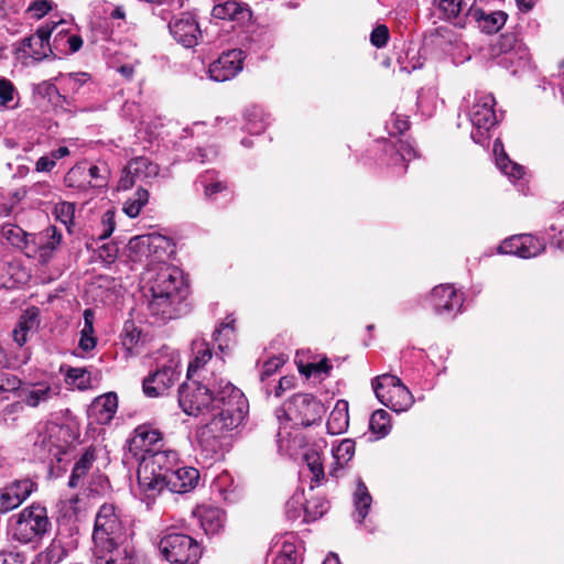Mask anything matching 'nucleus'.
Masks as SVG:
<instances>
[{
    "instance_id": "1",
    "label": "nucleus",
    "mask_w": 564,
    "mask_h": 564,
    "mask_svg": "<svg viewBox=\"0 0 564 564\" xmlns=\"http://www.w3.org/2000/svg\"><path fill=\"white\" fill-rule=\"evenodd\" d=\"M213 387L212 419L200 429L199 444L207 454L220 457L230 447L232 433L243 422L249 403L239 388L223 378H214Z\"/></svg>"
},
{
    "instance_id": "2",
    "label": "nucleus",
    "mask_w": 564,
    "mask_h": 564,
    "mask_svg": "<svg viewBox=\"0 0 564 564\" xmlns=\"http://www.w3.org/2000/svg\"><path fill=\"white\" fill-rule=\"evenodd\" d=\"M177 465V454L170 449H159L141 458L138 467V484L147 496L155 497L165 489L167 474Z\"/></svg>"
},
{
    "instance_id": "3",
    "label": "nucleus",
    "mask_w": 564,
    "mask_h": 564,
    "mask_svg": "<svg viewBox=\"0 0 564 564\" xmlns=\"http://www.w3.org/2000/svg\"><path fill=\"white\" fill-rule=\"evenodd\" d=\"M123 535V525L113 505L104 503L95 518L93 531L94 560L117 552Z\"/></svg>"
},
{
    "instance_id": "4",
    "label": "nucleus",
    "mask_w": 564,
    "mask_h": 564,
    "mask_svg": "<svg viewBox=\"0 0 564 564\" xmlns=\"http://www.w3.org/2000/svg\"><path fill=\"white\" fill-rule=\"evenodd\" d=\"M324 405L315 397L308 393H297L291 397L283 405L276 410V417L281 422L282 417L292 422L293 426H311L322 420Z\"/></svg>"
},
{
    "instance_id": "5",
    "label": "nucleus",
    "mask_w": 564,
    "mask_h": 564,
    "mask_svg": "<svg viewBox=\"0 0 564 564\" xmlns=\"http://www.w3.org/2000/svg\"><path fill=\"white\" fill-rule=\"evenodd\" d=\"M52 528L47 509L39 503L24 508L12 529V538L21 543L42 539Z\"/></svg>"
},
{
    "instance_id": "6",
    "label": "nucleus",
    "mask_w": 564,
    "mask_h": 564,
    "mask_svg": "<svg viewBox=\"0 0 564 564\" xmlns=\"http://www.w3.org/2000/svg\"><path fill=\"white\" fill-rule=\"evenodd\" d=\"M180 355L166 352L156 359V369L143 379V392L149 398H158L165 393L180 377Z\"/></svg>"
},
{
    "instance_id": "7",
    "label": "nucleus",
    "mask_w": 564,
    "mask_h": 564,
    "mask_svg": "<svg viewBox=\"0 0 564 564\" xmlns=\"http://www.w3.org/2000/svg\"><path fill=\"white\" fill-rule=\"evenodd\" d=\"M378 400L394 412L406 411L414 402L410 390L397 376L384 373L372 381Z\"/></svg>"
},
{
    "instance_id": "8",
    "label": "nucleus",
    "mask_w": 564,
    "mask_h": 564,
    "mask_svg": "<svg viewBox=\"0 0 564 564\" xmlns=\"http://www.w3.org/2000/svg\"><path fill=\"white\" fill-rule=\"evenodd\" d=\"M159 549L172 564H196L202 555L198 543L189 535L170 532L161 538Z\"/></svg>"
},
{
    "instance_id": "9",
    "label": "nucleus",
    "mask_w": 564,
    "mask_h": 564,
    "mask_svg": "<svg viewBox=\"0 0 564 564\" xmlns=\"http://www.w3.org/2000/svg\"><path fill=\"white\" fill-rule=\"evenodd\" d=\"M214 379L206 384L197 381L184 382L178 389V404L188 415L209 413L215 398Z\"/></svg>"
},
{
    "instance_id": "10",
    "label": "nucleus",
    "mask_w": 564,
    "mask_h": 564,
    "mask_svg": "<svg viewBox=\"0 0 564 564\" xmlns=\"http://www.w3.org/2000/svg\"><path fill=\"white\" fill-rule=\"evenodd\" d=\"M496 100L491 94H476L469 111V120L474 130L471 139L484 145L488 140V132L497 123V116L494 110Z\"/></svg>"
},
{
    "instance_id": "11",
    "label": "nucleus",
    "mask_w": 564,
    "mask_h": 564,
    "mask_svg": "<svg viewBox=\"0 0 564 564\" xmlns=\"http://www.w3.org/2000/svg\"><path fill=\"white\" fill-rule=\"evenodd\" d=\"M79 545L75 528H59L50 544L36 555V564H59Z\"/></svg>"
},
{
    "instance_id": "12",
    "label": "nucleus",
    "mask_w": 564,
    "mask_h": 564,
    "mask_svg": "<svg viewBox=\"0 0 564 564\" xmlns=\"http://www.w3.org/2000/svg\"><path fill=\"white\" fill-rule=\"evenodd\" d=\"M64 429L59 425H48L39 431L33 443V453L41 460L61 462L66 453V442L61 440Z\"/></svg>"
},
{
    "instance_id": "13",
    "label": "nucleus",
    "mask_w": 564,
    "mask_h": 564,
    "mask_svg": "<svg viewBox=\"0 0 564 564\" xmlns=\"http://www.w3.org/2000/svg\"><path fill=\"white\" fill-rule=\"evenodd\" d=\"M163 447L162 434L150 425H139L127 441L126 448L137 462Z\"/></svg>"
},
{
    "instance_id": "14",
    "label": "nucleus",
    "mask_w": 564,
    "mask_h": 564,
    "mask_svg": "<svg viewBox=\"0 0 564 564\" xmlns=\"http://www.w3.org/2000/svg\"><path fill=\"white\" fill-rule=\"evenodd\" d=\"M182 302L187 293L182 272L175 267H164L158 272L149 289Z\"/></svg>"
},
{
    "instance_id": "15",
    "label": "nucleus",
    "mask_w": 564,
    "mask_h": 564,
    "mask_svg": "<svg viewBox=\"0 0 564 564\" xmlns=\"http://www.w3.org/2000/svg\"><path fill=\"white\" fill-rule=\"evenodd\" d=\"M17 54L23 57H31L34 61H42L50 55L55 56V52L50 43V31L40 26L36 32L21 40L15 47Z\"/></svg>"
},
{
    "instance_id": "16",
    "label": "nucleus",
    "mask_w": 564,
    "mask_h": 564,
    "mask_svg": "<svg viewBox=\"0 0 564 564\" xmlns=\"http://www.w3.org/2000/svg\"><path fill=\"white\" fill-rule=\"evenodd\" d=\"M124 175L119 181V188L129 189L137 182L148 183L159 175V165L148 158L138 156L129 161L123 170Z\"/></svg>"
},
{
    "instance_id": "17",
    "label": "nucleus",
    "mask_w": 564,
    "mask_h": 564,
    "mask_svg": "<svg viewBox=\"0 0 564 564\" xmlns=\"http://www.w3.org/2000/svg\"><path fill=\"white\" fill-rule=\"evenodd\" d=\"M169 30L174 40L184 47H194L202 35L198 22L191 13H181L169 22Z\"/></svg>"
},
{
    "instance_id": "18",
    "label": "nucleus",
    "mask_w": 564,
    "mask_h": 564,
    "mask_svg": "<svg viewBox=\"0 0 564 564\" xmlns=\"http://www.w3.org/2000/svg\"><path fill=\"white\" fill-rule=\"evenodd\" d=\"M46 31H50V37L53 36L51 43L55 55L57 54H72L80 50L83 40L77 34H70L68 24L64 20L58 22L47 23L43 25Z\"/></svg>"
},
{
    "instance_id": "19",
    "label": "nucleus",
    "mask_w": 564,
    "mask_h": 564,
    "mask_svg": "<svg viewBox=\"0 0 564 564\" xmlns=\"http://www.w3.org/2000/svg\"><path fill=\"white\" fill-rule=\"evenodd\" d=\"M243 58L241 50L224 52L218 59L209 65L210 78L215 82H226L234 78L242 69Z\"/></svg>"
},
{
    "instance_id": "20",
    "label": "nucleus",
    "mask_w": 564,
    "mask_h": 564,
    "mask_svg": "<svg viewBox=\"0 0 564 564\" xmlns=\"http://www.w3.org/2000/svg\"><path fill=\"white\" fill-rule=\"evenodd\" d=\"M35 484L30 479L15 480L0 489V513H7L22 505L33 492Z\"/></svg>"
},
{
    "instance_id": "21",
    "label": "nucleus",
    "mask_w": 564,
    "mask_h": 564,
    "mask_svg": "<svg viewBox=\"0 0 564 564\" xmlns=\"http://www.w3.org/2000/svg\"><path fill=\"white\" fill-rule=\"evenodd\" d=\"M212 17L243 24L251 20L252 11L247 3L238 0H217L213 6Z\"/></svg>"
},
{
    "instance_id": "22",
    "label": "nucleus",
    "mask_w": 564,
    "mask_h": 564,
    "mask_svg": "<svg viewBox=\"0 0 564 564\" xmlns=\"http://www.w3.org/2000/svg\"><path fill=\"white\" fill-rule=\"evenodd\" d=\"M62 242V234L54 226H50L44 231L32 235L31 252H39L42 262H47L53 252L59 247Z\"/></svg>"
},
{
    "instance_id": "23",
    "label": "nucleus",
    "mask_w": 564,
    "mask_h": 564,
    "mask_svg": "<svg viewBox=\"0 0 564 564\" xmlns=\"http://www.w3.org/2000/svg\"><path fill=\"white\" fill-rule=\"evenodd\" d=\"M431 301L437 314L459 312L463 300L456 294V290L451 284L435 286L431 293Z\"/></svg>"
},
{
    "instance_id": "24",
    "label": "nucleus",
    "mask_w": 564,
    "mask_h": 564,
    "mask_svg": "<svg viewBox=\"0 0 564 564\" xmlns=\"http://www.w3.org/2000/svg\"><path fill=\"white\" fill-rule=\"evenodd\" d=\"M165 488L171 492L184 494L194 489L199 480V471L194 467H175L167 474Z\"/></svg>"
},
{
    "instance_id": "25",
    "label": "nucleus",
    "mask_w": 564,
    "mask_h": 564,
    "mask_svg": "<svg viewBox=\"0 0 564 564\" xmlns=\"http://www.w3.org/2000/svg\"><path fill=\"white\" fill-rule=\"evenodd\" d=\"M55 395L56 392L47 382L28 383L21 387L18 392L20 400L30 408H37Z\"/></svg>"
},
{
    "instance_id": "26",
    "label": "nucleus",
    "mask_w": 564,
    "mask_h": 564,
    "mask_svg": "<svg viewBox=\"0 0 564 564\" xmlns=\"http://www.w3.org/2000/svg\"><path fill=\"white\" fill-rule=\"evenodd\" d=\"M467 17L474 20L482 32L488 34L497 33L508 19V14L505 11L487 12L480 8H470Z\"/></svg>"
},
{
    "instance_id": "27",
    "label": "nucleus",
    "mask_w": 564,
    "mask_h": 564,
    "mask_svg": "<svg viewBox=\"0 0 564 564\" xmlns=\"http://www.w3.org/2000/svg\"><path fill=\"white\" fill-rule=\"evenodd\" d=\"M181 302L156 292H150L148 310L152 316L162 321L175 318L177 316V305Z\"/></svg>"
},
{
    "instance_id": "28",
    "label": "nucleus",
    "mask_w": 564,
    "mask_h": 564,
    "mask_svg": "<svg viewBox=\"0 0 564 564\" xmlns=\"http://www.w3.org/2000/svg\"><path fill=\"white\" fill-rule=\"evenodd\" d=\"M39 324V310L35 307L26 310L20 316L18 325L12 332L13 340L19 346H23L28 340L29 333L36 332Z\"/></svg>"
},
{
    "instance_id": "29",
    "label": "nucleus",
    "mask_w": 564,
    "mask_h": 564,
    "mask_svg": "<svg viewBox=\"0 0 564 564\" xmlns=\"http://www.w3.org/2000/svg\"><path fill=\"white\" fill-rule=\"evenodd\" d=\"M349 424L348 402L338 400L330 412L326 427L329 434L338 435L344 433Z\"/></svg>"
},
{
    "instance_id": "30",
    "label": "nucleus",
    "mask_w": 564,
    "mask_h": 564,
    "mask_svg": "<svg viewBox=\"0 0 564 564\" xmlns=\"http://www.w3.org/2000/svg\"><path fill=\"white\" fill-rule=\"evenodd\" d=\"M0 236L11 246L24 250L30 256L32 235H28L21 227L13 224L1 226Z\"/></svg>"
},
{
    "instance_id": "31",
    "label": "nucleus",
    "mask_w": 564,
    "mask_h": 564,
    "mask_svg": "<svg viewBox=\"0 0 564 564\" xmlns=\"http://www.w3.org/2000/svg\"><path fill=\"white\" fill-rule=\"evenodd\" d=\"M118 408L116 393H107L95 399L91 411L96 413L99 423H108Z\"/></svg>"
},
{
    "instance_id": "32",
    "label": "nucleus",
    "mask_w": 564,
    "mask_h": 564,
    "mask_svg": "<svg viewBox=\"0 0 564 564\" xmlns=\"http://www.w3.org/2000/svg\"><path fill=\"white\" fill-rule=\"evenodd\" d=\"M199 521L206 534H216L224 527L225 513L214 507H204L198 510Z\"/></svg>"
},
{
    "instance_id": "33",
    "label": "nucleus",
    "mask_w": 564,
    "mask_h": 564,
    "mask_svg": "<svg viewBox=\"0 0 564 564\" xmlns=\"http://www.w3.org/2000/svg\"><path fill=\"white\" fill-rule=\"evenodd\" d=\"M494 153L496 156L497 166L506 175L513 180H519L522 177L524 171L523 167L512 162L503 150V145L500 140H496L494 143Z\"/></svg>"
},
{
    "instance_id": "34",
    "label": "nucleus",
    "mask_w": 564,
    "mask_h": 564,
    "mask_svg": "<svg viewBox=\"0 0 564 564\" xmlns=\"http://www.w3.org/2000/svg\"><path fill=\"white\" fill-rule=\"evenodd\" d=\"M196 189L203 188V193L206 199H214L216 194L227 188L226 184L219 181L215 172L206 171L200 174L196 182Z\"/></svg>"
},
{
    "instance_id": "35",
    "label": "nucleus",
    "mask_w": 564,
    "mask_h": 564,
    "mask_svg": "<svg viewBox=\"0 0 564 564\" xmlns=\"http://www.w3.org/2000/svg\"><path fill=\"white\" fill-rule=\"evenodd\" d=\"M95 458L96 457L94 449L88 448L75 463L68 480V486L70 488H76L80 485L82 479L87 475V473L91 468Z\"/></svg>"
},
{
    "instance_id": "36",
    "label": "nucleus",
    "mask_w": 564,
    "mask_h": 564,
    "mask_svg": "<svg viewBox=\"0 0 564 564\" xmlns=\"http://www.w3.org/2000/svg\"><path fill=\"white\" fill-rule=\"evenodd\" d=\"M83 316H84V327L80 332V339L78 343V347L83 351L87 352V351L93 350L97 345V338L94 336L95 314H94L93 310L86 308L83 313Z\"/></svg>"
},
{
    "instance_id": "37",
    "label": "nucleus",
    "mask_w": 564,
    "mask_h": 564,
    "mask_svg": "<svg viewBox=\"0 0 564 564\" xmlns=\"http://www.w3.org/2000/svg\"><path fill=\"white\" fill-rule=\"evenodd\" d=\"M64 184L70 188L87 191L91 184V180H88L87 165H74L64 176Z\"/></svg>"
},
{
    "instance_id": "38",
    "label": "nucleus",
    "mask_w": 564,
    "mask_h": 564,
    "mask_svg": "<svg viewBox=\"0 0 564 564\" xmlns=\"http://www.w3.org/2000/svg\"><path fill=\"white\" fill-rule=\"evenodd\" d=\"M372 502V498L362 480H358L355 494H354V505L357 514V521L362 522L368 514Z\"/></svg>"
},
{
    "instance_id": "39",
    "label": "nucleus",
    "mask_w": 564,
    "mask_h": 564,
    "mask_svg": "<svg viewBox=\"0 0 564 564\" xmlns=\"http://www.w3.org/2000/svg\"><path fill=\"white\" fill-rule=\"evenodd\" d=\"M65 382L78 390H86L91 387V376L86 368L67 367Z\"/></svg>"
},
{
    "instance_id": "40",
    "label": "nucleus",
    "mask_w": 564,
    "mask_h": 564,
    "mask_svg": "<svg viewBox=\"0 0 564 564\" xmlns=\"http://www.w3.org/2000/svg\"><path fill=\"white\" fill-rule=\"evenodd\" d=\"M192 346L195 358L188 366V377L198 368L203 367L212 358V349L209 348V345L204 340L195 339L193 340Z\"/></svg>"
},
{
    "instance_id": "41",
    "label": "nucleus",
    "mask_w": 564,
    "mask_h": 564,
    "mask_svg": "<svg viewBox=\"0 0 564 564\" xmlns=\"http://www.w3.org/2000/svg\"><path fill=\"white\" fill-rule=\"evenodd\" d=\"M520 249V258L529 259L541 254L545 250V243L531 235H522Z\"/></svg>"
},
{
    "instance_id": "42",
    "label": "nucleus",
    "mask_w": 564,
    "mask_h": 564,
    "mask_svg": "<svg viewBox=\"0 0 564 564\" xmlns=\"http://www.w3.org/2000/svg\"><path fill=\"white\" fill-rule=\"evenodd\" d=\"M149 202V192L148 189L140 187L133 194L131 198H129L123 206V212L130 217H137L142 207Z\"/></svg>"
},
{
    "instance_id": "43",
    "label": "nucleus",
    "mask_w": 564,
    "mask_h": 564,
    "mask_svg": "<svg viewBox=\"0 0 564 564\" xmlns=\"http://www.w3.org/2000/svg\"><path fill=\"white\" fill-rule=\"evenodd\" d=\"M369 427L380 437H383L389 434L391 425H390V415L384 410H377L372 413L369 420Z\"/></svg>"
},
{
    "instance_id": "44",
    "label": "nucleus",
    "mask_w": 564,
    "mask_h": 564,
    "mask_svg": "<svg viewBox=\"0 0 564 564\" xmlns=\"http://www.w3.org/2000/svg\"><path fill=\"white\" fill-rule=\"evenodd\" d=\"M89 82L87 73H70L62 77L64 91L70 95L79 94L80 89Z\"/></svg>"
},
{
    "instance_id": "45",
    "label": "nucleus",
    "mask_w": 564,
    "mask_h": 564,
    "mask_svg": "<svg viewBox=\"0 0 564 564\" xmlns=\"http://www.w3.org/2000/svg\"><path fill=\"white\" fill-rule=\"evenodd\" d=\"M234 321L224 322L220 324L218 328L215 329L213 334V339L218 345V349L224 351L229 347V341L234 337Z\"/></svg>"
},
{
    "instance_id": "46",
    "label": "nucleus",
    "mask_w": 564,
    "mask_h": 564,
    "mask_svg": "<svg viewBox=\"0 0 564 564\" xmlns=\"http://www.w3.org/2000/svg\"><path fill=\"white\" fill-rule=\"evenodd\" d=\"M88 180H91L89 187L104 188L108 185L109 170L104 165L87 166Z\"/></svg>"
},
{
    "instance_id": "47",
    "label": "nucleus",
    "mask_w": 564,
    "mask_h": 564,
    "mask_svg": "<svg viewBox=\"0 0 564 564\" xmlns=\"http://www.w3.org/2000/svg\"><path fill=\"white\" fill-rule=\"evenodd\" d=\"M118 551L109 553L102 558L94 560V562L95 564H142L141 558L134 553H131L127 550H124L123 556H118Z\"/></svg>"
},
{
    "instance_id": "48",
    "label": "nucleus",
    "mask_w": 564,
    "mask_h": 564,
    "mask_svg": "<svg viewBox=\"0 0 564 564\" xmlns=\"http://www.w3.org/2000/svg\"><path fill=\"white\" fill-rule=\"evenodd\" d=\"M355 454V442L352 440H343L336 447H333V456L338 465L348 463Z\"/></svg>"
},
{
    "instance_id": "49",
    "label": "nucleus",
    "mask_w": 564,
    "mask_h": 564,
    "mask_svg": "<svg viewBox=\"0 0 564 564\" xmlns=\"http://www.w3.org/2000/svg\"><path fill=\"white\" fill-rule=\"evenodd\" d=\"M18 95L13 84L7 78H0V106L4 108H14L17 102L14 98Z\"/></svg>"
},
{
    "instance_id": "50",
    "label": "nucleus",
    "mask_w": 564,
    "mask_h": 564,
    "mask_svg": "<svg viewBox=\"0 0 564 564\" xmlns=\"http://www.w3.org/2000/svg\"><path fill=\"white\" fill-rule=\"evenodd\" d=\"M75 214V205L68 202H62L55 206V216L56 218L64 224L67 229L73 224Z\"/></svg>"
},
{
    "instance_id": "51",
    "label": "nucleus",
    "mask_w": 564,
    "mask_h": 564,
    "mask_svg": "<svg viewBox=\"0 0 564 564\" xmlns=\"http://www.w3.org/2000/svg\"><path fill=\"white\" fill-rule=\"evenodd\" d=\"M522 240V235L512 236L510 238L505 239L498 248L500 253L505 254H513L520 258V241Z\"/></svg>"
},
{
    "instance_id": "52",
    "label": "nucleus",
    "mask_w": 564,
    "mask_h": 564,
    "mask_svg": "<svg viewBox=\"0 0 564 564\" xmlns=\"http://www.w3.org/2000/svg\"><path fill=\"white\" fill-rule=\"evenodd\" d=\"M53 9L52 1L48 0H35L28 7V12L34 19L43 18L48 11Z\"/></svg>"
},
{
    "instance_id": "53",
    "label": "nucleus",
    "mask_w": 564,
    "mask_h": 564,
    "mask_svg": "<svg viewBox=\"0 0 564 564\" xmlns=\"http://www.w3.org/2000/svg\"><path fill=\"white\" fill-rule=\"evenodd\" d=\"M440 10H442L448 19L457 18L462 9V0H435Z\"/></svg>"
},
{
    "instance_id": "54",
    "label": "nucleus",
    "mask_w": 564,
    "mask_h": 564,
    "mask_svg": "<svg viewBox=\"0 0 564 564\" xmlns=\"http://www.w3.org/2000/svg\"><path fill=\"white\" fill-rule=\"evenodd\" d=\"M389 39V30L386 25H378L370 34V42L373 46L383 47Z\"/></svg>"
},
{
    "instance_id": "55",
    "label": "nucleus",
    "mask_w": 564,
    "mask_h": 564,
    "mask_svg": "<svg viewBox=\"0 0 564 564\" xmlns=\"http://www.w3.org/2000/svg\"><path fill=\"white\" fill-rule=\"evenodd\" d=\"M102 232L99 239H107L115 230V212L109 209L101 217Z\"/></svg>"
},
{
    "instance_id": "56",
    "label": "nucleus",
    "mask_w": 564,
    "mask_h": 564,
    "mask_svg": "<svg viewBox=\"0 0 564 564\" xmlns=\"http://www.w3.org/2000/svg\"><path fill=\"white\" fill-rule=\"evenodd\" d=\"M307 465L313 474V480L318 482L324 477L323 465L319 462V457L316 454L305 455Z\"/></svg>"
},
{
    "instance_id": "57",
    "label": "nucleus",
    "mask_w": 564,
    "mask_h": 564,
    "mask_svg": "<svg viewBox=\"0 0 564 564\" xmlns=\"http://www.w3.org/2000/svg\"><path fill=\"white\" fill-rule=\"evenodd\" d=\"M498 46L500 52L509 53L517 47H521V44L518 42L517 36L512 33L503 34L500 36Z\"/></svg>"
},
{
    "instance_id": "58",
    "label": "nucleus",
    "mask_w": 564,
    "mask_h": 564,
    "mask_svg": "<svg viewBox=\"0 0 564 564\" xmlns=\"http://www.w3.org/2000/svg\"><path fill=\"white\" fill-rule=\"evenodd\" d=\"M123 330L122 344L131 349L138 343L140 333L133 327V324H126Z\"/></svg>"
},
{
    "instance_id": "59",
    "label": "nucleus",
    "mask_w": 564,
    "mask_h": 564,
    "mask_svg": "<svg viewBox=\"0 0 564 564\" xmlns=\"http://www.w3.org/2000/svg\"><path fill=\"white\" fill-rule=\"evenodd\" d=\"M21 380L11 375H3L0 377V392L2 391H18L21 388Z\"/></svg>"
},
{
    "instance_id": "60",
    "label": "nucleus",
    "mask_w": 564,
    "mask_h": 564,
    "mask_svg": "<svg viewBox=\"0 0 564 564\" xmlns=\"http://www.w3.org/2000/svg\"><path fill=\"white\" fill-rule=\"evenodd\" d=\"M43 88H44V95L47 96L50 99H52L53 96H56V98H57L56 102H61V106H63L64 104L66 106H70L69 97L66 95L59 94V91L55 85L44 83Z\"/></svg>"
},
{
    "instance_id": "61",
    "label": "nucleus",
    "mask_w": 564,
    "mask_h": 564,
    "mask_svg": "<svg viewBox=\"0 0 564 564\" xmlns=\"http://www.w3.org/2000/svg\"><path fill=\"white\" fill-rule=\"evenodd\" d=\"M118 254V248L112 243H104L101 247H99V257L105 261L106 263H112Z\"/></svg>"
},
{
    "instance_id": "62",
    "label": "nucleus",
    "mask_w": 564,
    "mask_h": 564,
    "mask_svg": "<svg viewBox=\"0 0 564 564\" xmlns=\"http://www.w3.org/2000/svg\"><path fill=\"white\" fill-rule=\"evenodd\" d=\"M397 153L401 161H410L416 156L414 148L402 140L398 142Z\"/></svg>"
},
{
    "instance_id": "63",
    "label": "nucleus",
    "mask_w": 564,
    "mask_h": 564,
    "mask_svg": "<svg viewBox=\"0 0 564 564\" xmlns=\"http://www.w3.org/2000/svg\"><path fill=\"white\" fill-rule=\"evenodd\" d=\"M282 360L280 358H272L264 362L262 371H261V380L264 381L268 377L275 373V371L282 366Z\"/></svg>"
},
{
    "instance_id": "64",
    "label": "nucleus",
    "mask_w": 564,
    "mask_h": 564,
    "mask_svg": "<svg viewBox=\"0 0 564 564\" xmlns=\"http://www.w3.org/2000/svg\"><path fill=\"white\" fill-rule=\"evenodd\" d=\"M0 564H24V561L20 553L0 552Z\"/></svg>"
}]
</instances>
